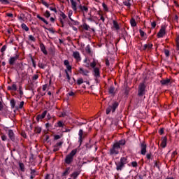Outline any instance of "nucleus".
I'll list each match as a JSON object with an SVG mask.
<instances>
[{
    "instance_id": "obj_36",
    "label": "nucleus",
    "mask_w": 179,
    "mask_h": 179,
    "mask_svg": "<svg viewBox=\"0 0 179 179\" xmlns=\"http://www.w3.org/2000/svg\"><path fill=\"white\" fill-rule=\"evenodd\" d=\"M43 16H45V17H46L47 19H48V17H50L51 16V13H50V11L46 10L45 12V13L43 14Z\"/></svg>"
},
{
    "instance_id": "obj_32",
    "label": "nucleus",
    "mask_w": 179,
    "mask_h": 179,
    "mask_svg": "<svg viewBox=\"0 0 179 179\" xmlns=\"http://www.w3.org/2000/svg\"><path fill=\"white\" fill-rule=\"evenodd\" d=\"M130 24H131V27H136V21L135 20V18H131L130 20Z\"/></svg>"
},
{
    "instance_id": "obj_28",
    "label": "nucleus",
    "mask_w": 179,
    "mask_h": 179,
    "mask_svg": "<svg viewBox=\"0 0 179 179\" xmlns=\"http://www.w3.org/2000/svg\"><path fill=\"white\" fill-rule=\"evenodd\" d=\"M78 135H79L78 142H80V143H82V137L83 136V129L79 130Z\"/></svg>"
},
{
    "instance_id": "obj_14",
    "label": "nucleus",
    "mask_w": 179,
    "mask_h": 179,
    "mask_svg": "<svg viewBox=\"0 0 179 179\" xmlns=\"http://www.w3.org/2000/svg\"><path fill=\"white\" fill-rule=\"evenodd\" d=\"M78 8L80 9V11L83 12V13H87V12H89V8L86 6H82L81 4H80L78 6Z\"/></svg>"
},
{
    "instance_id": "obj_54",
    "label": "nucleus",
    "mask_w": 179,
    "mask_h": 179,
    "mask_svg": "<svg viewBox=\"0 0 179 179\" xmlns=\"http://www.w3.org/2000/svg\"><path fill=\"white\" fill-rule=\"evenodd\" d=\"M59 150V148L57 145H54L53 152H58Z\"/></svg>"
},
{
    "instance_id": "obj_25",
    "label": "nucleus",
    "mask_w": 179,
    "mask_h": 179,
    "mask_svg": "<svg viewBox=\"0 0 179 179\" xmlns=\"http://www.w3.org/2000/svg\"><path fill=\"white\" fill-rule=\"evenodd\" d=\"M108 93L109 94L114 96V94H115V88L113 86L110 87L108 89Z\"/></svg>"
},
{
    "instance_id": "obj_63",
    "label": "nucleus",
    "mask_w": 179,
    "mask_h": 179,
    "mask_svg": "<svg viewBox=\"0 0 179 179\" xmlns=\"http://www.w3.org/2000/svg\"><path fill=\"white\" fill-rule=\"evenodd\" d=\"M58 139H61V136L59 135H55V140L57 141Z\"/></svg>"
},
{
    "instance_id": "obj_6",
    "label": "nucleus",
    "mask_w": 179,
    "mask_h": 179,
    "mask_svg": "<svg viewBox=\"0 0 179 179\" xmlns=\"http://www.w3.org/2000/svg\"><path fill=\"white\" fill-rule=\"evenodd\" d=\"M93 75L95 78V81L96 82V83H99V82H100V70L99 69V68L94 69Z\"/></svg>"
},
{
    "instance_id": "obj_48",
    "label": "nucleus",
    "mask_w": 179,
    "mask_h": 179,
    "mask_svg": "<svg viewBox=\"0 0 179 179\" xmlns=\"http://www.w3.org/2000/svg\"><path fill=\"white\" fill-rule=\"evenodd\" d=\"M31 61L34 68H36V60H34L33 57H31Z\"/></svg>"
},
{
    "instance_id": "obj_44",
    "label": "nucleus",
    "mask_w": 179,
    "mask_h": 179,
    "mask_svg": "<svg viewBox=\"0 0 179 179\" xmlns=\"http://www.w3.org/2000/svg\"><path fill=\"white\" fill-rule=\"evenodd\" d=\"M123 5L127 6V8H131V3L129 1H124Z\"/></svg>"
},
{
    "instance_id": "obj_55",
    "label": "nucleus",
    "mask_w": 179,
    "mask_h": 179,
    "mask_svg": "<svg viewBox=\"0 0 179 179\" xmlns=\"http://www.w3.org/2000/svg\"><path fill=\"white\" fill-rule=\"evenodd\" d=\"M60 16L62 17V19H66V15H65L64 12H61Z\"/></svg>"
},
{
    "instance_id": "obj_43",
    "label": "nucleus",
    "mask_w": 179,
    "mask_h": 179,
    "mask_svg": "<svg viewBox=\"0 0 179 179\" xmlns=\"http://www.w3.org/2000/svg\"><path fill=\"white\" fill-rule=\"evenodd\" d=\"M64 64L66 66V68H72V66H69V61L64 60Z\"/></svg>"
},
{
    "instance_id": "obj_39",
    "label": "nucleus",
    "mask_w": 179,
    "mask_h": 179,
    "mask_svg": "<svg viewBox=\"0 0 179 179\" xmlns=\"http://www.w3.org/2000/svg\"><path fill=\"white\" fill-rule=\"evenodd\" d=\"M6 48H8V46L6 45H3V47L1 49V52H2V55H3V53L5 51H6Z\"/></svg>"
},
{
    "instance_id": "obj_62",
    "label": "nucleus",
    "mask_w": 179,
    "mask_h": 179,
    "mask_svg": "<svg viewBox=\"0 0 179 179\" xmlns=\"http://www.w3.org/2000/svg\"><path fill=\"white\" fill-rule=\"evenodd\" d=\"M131 166L133 167H136L138 166V163L136 162H131Z\"/></svg>"
},
{
    "instance_id": "obj_42",
    "label": "nucleus",
    "mask_w": 179,
    "mask_h": 179,
    "mask_svg": "<svg viewBox=\"0 0 179 179\" xmlns=\"http://www.w3.org/2000/svg\"><path fill=\"white\" fill-rule=\"evenodd\" d=\"M19 166L21 171H24V164L23 163H20Z\"/></svg>"
},
{
    "instance_id": "obj_29",
    "label": "nucleus",
    "mask_w": 179,
    "mask_h": 179,
    "mask_svg": "<svg viewBox=\"0 0 179 179\" xmlns=\"http://www.w3.org/2000/svg\"><path fill=\"white\" fill-rule=\"evenodd\" d=\"M113 27L115 28V30H120V25L118 24V22L115 20L113 21Z\"/></svg>"
},
{
    "instance_id": "obj_4",
    "label": "nucleus",
    "mask_w": 179,
    "mask_h": 179,
    "mask_svg": "<svg viewBox=\"0 0 179 179\" xmlns=\"http://www.w3.org/2000/svg\"><path fill=\"white\" fill-rule=\"evenodd\" d=\"M146 93V85L142 83L138 85V96L142 97Z\"/></svg>"
},
{
    "instance_id": "obj_15",
    "label": "nucleus",
    "mask_w": 179,
    "mask_h": 179,
    "mask_svg": "<svg viewBox=\"0 0 179 179\" xmlns=\"http://www.w3.org/2000/svg\"><path fill=\"white\" fill-rule=\"evenodd\" d=\"M39 47L41 48V50L42 51V52L44 54V55H48V52H47V50L45 49V45H44V43H41L39 45Z\"/></svg>"
},
{
    "instance_id": "obj_18",
    "label": "nucleus",
    "mask_w": 179,
    "mask_h": 179,
    "mask_svg": "<svg viewBox=\"0 0 179 179\" xmlns=\"http://www.w3.org/2000/svg\"><path fill=\"white\" fill-rule=\"evenodd\" d=\"M8 135L11 141H15V133H13V130H8Z\"/></svg>"
},
{
    "instance_id": "obj_8",
    "label": "nucleus",
    "mask_w": 179,
    "mask_h": 179,
    "mask_svg": "<svg viewBox=\"0 0 179 179\" xmlns=\"http://www.w3.org/2000/svg\"><path fill=\"white\" fill-rule=\"evenodd\" d=\"M79 73L83 75V76H89V73H90V70L86 68H80L79 70Z\"/></svg>"
},
{
    "instance_id": "obj_23",
    "label": "nucleus",
    "mask_w": 179,
    "mask_h": 179,
    "mask_svg": "<svg viewBox=\"0 0 179 179\" xmlns=\"http://www.w3.org/2000/svg\"><path fill=\"white\" fill-rule=\"evenodd\" d=\"M8 90H13V92H16L17 90V86L16 85L15 83H13L12 86H8Z\"/></svg>"
},
{
    "instance_id": "obj_52",
    "label": "nucleus",
    "mask_w": 179,
    "mask_h": 179,
    "mask_svg": "<svg viewBox=\"0 0 179 179\" xmlns=\"http://www.w3.org/2000/svg\"><path fill=\"white\" fill-rule=\"evenodd\" d=\"M63 143L64 142L59 141V143H56L55 145L57 146V148H61Z\"/></svg>"
},
{
    "instance_id": "obj_11",
    "label": "nucleus",
    "mask_w": 179,
    "mask_h": 179,
    "mask_svg": "<svg viewBox=\"0 0 179 179\" xmlns=\"http://www.w3.org/2000/svg\"><path fill=\"white\" fill-rule=\"evenodd\" d=\"M45 115H47V110L43 111L41 115H38L36 116V121H43L45 118Z\"/></svg>"
},
{
    "instance_id": "obj_56",
    "label": "nucleus",
    "mask_w": 179,
    "mask_h": 179,
    "mask_svg": "<svg viewBox=\"0 0 179 179\" xmlns=\"http://www.w3.org/2000/svg\"><path fill=\"white\" fill-rule=\"evenodd\" d=\"M49 9L52 10V12H55V13H57V8L53 7H49Z\"/></svg>"
},
{
    "instance_id": "obj_50",
    "label": "nucleus",
    "mask_w": 179,
    "mask_h": 179,
    "mask_svg": "<svg viewBox=\"0 0 179 179\" xmlns=\"http://www.w3.org/2000/svg\"><path fill=\"white\" fill-rule=\"evenodd\" d=\"M83 29H85V30H89V29H90V27L89 26V25H87V24H83Z\"/></svg>"
},
{
    "instance_id": "obj_38",
    "label": "nucleus",
    "mask_w": 179,
    "mask_h": 179,
    "mask_svg": "<svg viewBox=\"0 0 179 179\" xmlns=\"http://www.w3.org/2000/svg\"><path fill=\"white\" fill-rule=\"evenodd\" d=\"M164 52L167 58L170 57V51L169 50L164 49Z\"/></svg>"
},
{
    "instance_id": "obj_46",
    "label": "nucleus",
    "mask_w": 179,
    "mask_h": 179,
    "mask_svg": "<svg viewBox=\"0 0 179 179\" xmlns=\"http://www.w3.org/2000/svg\"><path fill=\"white\" fill-rule=\"evenodd\" d=\"M10 103L11 108H13L16 104V103L15 102V99H12Z\"/></svg>"
},
{
    "instance_id": "obj_30",
    "label": "nucleus",
    "mask_w": 179,
    "mask_h": 179,
    "mask_svg": "<svg viewBox=\"0 0 179 179\" xmlns=\"http://www.w3.org/2000/svg\"><path fill=\"white\" fill-rule=\"evenodd\" d=\"M79 174H80L79 171H75L71 175V177L73 179H76Z\"/></svg>"
},
{
    "instance_id": "obj_37",
    "label": "nucleus",
    "mask_w": 179,
    "mask_h": 179,
    "mask_svg": "<svg viewBox=\"0 0 179 179\" xmlns=\"http://www.w3.org/2000/svg\"><path fill=\"white\" fill-rule=\"evenodd\" d=\"M28 38L29 40H30V41H33L34 43H36V38L33 36V35H29Z\"/></svg>"
},
{
    "instance_id": "obj_31",
    "label": "nucleus",
    "mask_w": 179,
    "mask_h": 179,
    "mask_svg": "<svg viewBox=\"0 0 179 179\" xmlns=\"http://www.w3.org/2000/svg\"><path fill=\"white\" fill-rule=\"evenodd\" d=\"M69 173H71V168L67 167L66 169V170L64 171V172L62 173V176H68L69 174Z\"/></svg>"
},
{
    "instance_id": "obj_21",
    "label": "nucleus",
    "mask_w": 179,
    "mask_h": 179,
    "mask_svg": "<svg viewBox=\"0 0 179 179\" xmlns=\"http://www.w3.org/2000/svg\"><path fill=\"white\" fill-rule=\"evenodd\" d=\"M70 2L71 3L73 10H74V12H77L78 7L76 6L77 3L76 1H74V0H70Z\"/></svg>"
},
{
    "instance_id": "obj_61",
    "label": "nucleus",
    "mask_w": 179,
    "mask_h": 179,
    "mask_svg": "<svg viewBox=\"0 0 179 179\" xmlns=\"http://www.w3.org/2000/svg\"><path fill=\"white\" fill-rule=\"evenodd\" d=\"M33 80H37L38 79V75L36 74L32 77Z\"/></svg>"
},
{
    "instance_id": "obj_5",
    "label": "nucleus",
    "mask_w": 179,
    "mask_h": 179,
    "mask_svg": "<svg viewBox=\"0 0 179 179\" xmlns=\"http://www.w3.org/2000/svg\"><path fill=\"white\" fill-rule=\"evenodd\" d=\"M120 149H121V147L118 144L115 143L110 150V154L111 155H118L120 153Z\"/></svg>"
},
{
    "instance_id": "obj_26",
    "label": "nucleus",
    "mask_w": 179,
    "mask_h": 179,
    "mask_svg": "<svg viewBox=\"0 0 179 179\" xmlns=\"http://www.w3.org/2000/svg\"><path fill=\"white\" fill-rule=\"evenodd\" d=\"M36 17L39 19V20H41V22H43V23H45V24H48V21L44 19V17H41L40 15H37Z\"/></svg>"
},
{
    "instance_id": "obj_41",
    "label": "nucleus",
    "mask_w": 179,
    "mask_h": 179,
    "mask_svg": "<svg viewBox=\"0 0 179 179\" xmlns=\"http://www.w3.org/2000/svg\"><path fill=\"white\" fill-rule=\"evenodd\" d=\"M35 132L36 134H40L41 132V127H35Z\"/></svg>"
},
{
    "instance_id": "obj_40",
    "label": "nucleus",
    "mask_w": 179,
    "mask_h": 179,
    "mask_svg": "<svg viewBox=\"0 0 179 179\" xmlns=\"http://www.w3.org/2000/svg\"><path fill=\"white\" fill-rule=\"evenodd\" d=\"M1 3L3 5H9V0H0Z\"/></svg>"
},
{
    "instance_id": "obj_58",
    "label": "nucleus",
    "mask_w": 179,
    "mask_h": 179,
    "mask_svg": "<svg viewBox=\"0 0 179 179\" xmlns=\"http://www.w3.org/2000/svg\"><path fill=\"white\" fill-rule=\"evenodd\" d=\"M156 21H154L151 23L152 29H155L156 27Z\"/></svg>"
},
{
    "instance_id": "obj_19",
    "label": "nucleus",
    "mask_w": 179,
    "mask_h": 179,
    "mask_svg": "<svg viewBox=\"0 0 179 179\" xmlns=\"http://www.w3.org/2000/svg\"><path fill=\"white\" fill-rule=\"evenodd\" d=\"M152 48H153V44H145L143 45V51H146V50H152Z\"/></svg>"
},
{
    "instance_id": "obj_45",
    "label": "nucleus",
    "mask_w": 179,
    "mask_h": 179,
    "mask_svg": "<svg viewBox=\"0 0 179 179\" xmlns=\"http://www.w3.org/2000/svg\"><path fill=\"white\" fill-rule=\"evenodd\" d=\"M139 33L141 37H145V36H146V33H145L142 29H139Z\"/></svg>"
},
{
    "instance_id": "obj_22",
    "label": "nucleus",
    "mask_w": 179,
    "mask_h": 179,
    "mask_svg": "<svg viewBox=\"0 0 179 179\" xmlns=\"http://www.w3.org/2000/svg\"><path fill=\"white\" fill-rule=\"evenodd\" d=\"M161 85H162L163 86H167L168 85L170 84V79L166 78L164 80H162L160 81Z\"/></svg>"
},
{
    "instance_id": "obj_9",
    "label": "nucleus",
    "mask_w": 179,
    "mask_h": 179,
    "mask_svg": "<svg viewBox=\"0 0 179 179\" xmlns=\"http://www.w3.org/2000/svg\"><path fill=\"white\" fill-rule=\"evenodd\" d=\"M19 59V55L15 54L14 57H10L8 59V62L10 65H15V62Z\"/></svg>"
},
{
    "instance_id": "obj_20",
    "label": "nucleus",
    "mask_w": 179,
    "mask_h": 179,
    "mask_svg": "<svg viewBox=\"0 0 179 179\" xmlns=\"http://www.w3.org/2000/svg\"><path fill=\"white\" fill-rule=\"evenodd\" d=\"M161 146L163 148H166V146H167V138L166 137H163L162 138Z\"/></svg>"
},
{
    "instance_id": "obj_7",
    "label": "nucleus",
    "mask_w": 179,
    "mask_h": 179,
    "mask_svg": "<svg viewBox=\"0 0 179 179\" xmlns=\"http://www.w3.org/2000/svg\"><path fill=\"white\" fill-rule=\"evenodd\" d=\"M166 34V27L162 26L159 32L157 34V38H163L164 35Z\"/></svg>"
},
{
    "instance_id": "obj_35",
    "label": "nucleus",
    "mask_w": 179,
    "mask_h": 179,
    "mask_svg": "<svg viewBox=\"0 0 179 179\" xmlns=\"http://www.w3.org/2000/svg\"><path fill=\"white\" fill-rule=\"evenodd\" d=\"M115 144H117L118 146H124L125 145V140H120L119 142L115 143Z\"/></svg>"
},
{
    "instance_id": "obj_57",
    "label": "nucleus",
    "mask_w": 179,
    "mask_h": 179,
    "mask_svg": "<svg viewBox=\"0 0 179 179\" xmlns=\"http://www.w3.org/2000/svg\"><path fill=\"white\" fill-rule=\"evenodd\" d=\"M23 106H24V101H21L19 105V108H23Z\"/></svg>"
},
{
    "instance_id": "obj_13",
    "label": "nucleus",
    "mask_w": 179,
    "mask_h": 179,
    "mask_svg": "<svg viewBox=\"0 0 179 179\" xmlns=\"http://www.w3.org/2000/svg\"><path fill=\"white\" fill-rule=\"evenodd\" d=\"M68 80H71V76H72V68H67L64 70Z\"/></svg>"
},
{
    "instance_id": "obj_3",
    "label": "nucleus",
    "mask_w": 179,
    "mask_h": 179,
    "mask_svg": "<svg viewBox=\"0 0 179 179\" xmlns=\"http://www.w3.org/2000/svg\"><path fill=\"white\" fill-rule=\"evenodd\" d=\"M84 63L85 64V66L86 68H96V64H97L96 62V60H94V59L92 60L88 59L87 58H85L84 59Z\"/></svg>"
},
{
    "instance_id": "obj_27",
    "label": "nucleus",
    "mask_w": 179,
    "mask_h": 179,
    "mask_svg": "<svg viewBox=\"0 0 179 179\" xmlns=\"http://www.w3.org/2000/svg\"><path fill=\"white\" fill-rule=\"evenodd\" d=\"M120 163L125 166L128 163V159L125 157H123L120 159Z\"/></svg>"
},
{
    "instance_id": "obj_60",
    "label": "nucleus",
    "mask_w": 179,
    "mask_h": 179,
    "mask_svg": "<svg viewBox=\"0 0 179 179\" xmlns=\"http://www.w3.org/2000/svg\"><path fill=\"white\" fill-rule=\"evenodd\" d=\"M99 15L101 16L100 20H102L103 23H104L106 19H104V17L103 15H101V14L99 13Z\"/></svg>"
},
{
    "instance_id": "obj_17",
    "label": "nucleus",
    "mask_w": 179,
    "mask_h": 179,
    "mask_svg": "<svg viewBox=\"0 0 179 179\" xmlns=\"http://www.w3.org/2000/svg\"><path fill=\"white\" fill-rule=\"evenodd\" d=\"M71 22H69V26L71 27L73 26H79V21H75L72 17H70Z\"/></svg>"
},
{
    "instance_id": "obj_49",
    "label": "nucleus",
    "mask_w": 179,
    "mask_h": 179,
    "mask_svg": "<svg viewBox=\"0 0 179 179\" xmlns=\"http://www.w3.org/2000/svg\"><path fill=\"white\" fill-rule=\"evenodd\" d=\"M125 36H128V32L127 31H123V34L122 35V38H124V40H125Z\"/></svg>"
},
{
    "instance_id": "obj_59",
    "label": "nucleus",
    "mask_w": 179,
    "mask_h": 179,
    "mask_svg": "<svg viewBox=\"0 0 179 179\" xmlns=\"http://www.w3.org/2000/svg\"><path fill=\"white\" fill-rule=\"evenodd\" d=\"M42 3L45 6L46 8H50V4H48L45 1H43Z\"/></svg>"
},
{
    "instance_id": "obj_2",
    "label": "nucleus",
    "mask_w": 179,
    "mask_h": 179,
    "mask_svg": "<svg viewBox=\"0 0 179 179\" xmlns=\"http://www.w3.org/2000/svg\"><path fill=\"white\" fill-rule=\"evenodd\" d=\"M78 153V148L73 149L69 155L66 156V164H71L73 162V157Z\"/></svg>"
},
{
    "instance_id": "obj_34",
    "label": "nucleus",
    "mask_w": 179,
    "mask_h": 179,
    "mask_svg": "<svg viewBox=\"0 0 179 179\" xmlns=\"http://www.w3.org/2000/svg\"><path fill=\"white\" fill-rule=\"evenodd\" d=\"M43 27L45 30H48V31H50V33H52V34H54V33H55V31L54 30L53 28H47V27H45V26H43Z\"/></svg>"
},
{
    "instance_id": "obj_12",
    "label": "nucleus",
    "mask_w": 179,
    "mask_h": 179,
    "mask_svg": "<svg viewBox=\"0 0 179 179\" xmlns=\"http://www.w3.org/2000/svg\"><path fill=\"white\" fill-rule=\"evenodd\" d=\"M73 57L76 61H78V62L82 60V58L80 57V53L78 51L73 52Z\"/></svg>"
},
{
    "instance_id": "obj_51",
    "label": "nucleus",
    "mask_w": 179,
    "mask_h": 179,
    "mask_svg": "<svg viewBox=\"0 0 179 179\" xmlns=\"http://www.w3.org/2000/svg\"><path fill=\"white\" fill-rule=\"evenodd\" d=\"M57 125H58V127H59V128L64 127V123L62 121H59L57 122Z\"/></svg>"
},
{
    "instance_id": "obj_64",
    "label": "nucleus",
    "mask_w": 179,
    "mask_h": 179,
    "mask_svg": "<svg viewBox=\"0 0 179 179\" xmlns=\"http://www.w3.org/2000/svg\"><path fill=\"white\" fill-rule=\"evenodd\" d=\"M69 96H75V92L71 91L70 92L68 93Z\"/></svg>"
},
{
    "instance_id": "obj_47",
    "label": "nucleus",
    "mask_w": 179,
    "mask_h": 179,
    "mask_svg": "<svg viewBox=\"0 0 179 179\" xmlns=\"http://www.w3.org/2000/svg\"><path fill=\"white\" fill-rule=\"evenodd\" d=\"M82 83H83V78H78L77 80V84L80 85H82Z\"/></svg>"
},
{
    "instance_id": "obj_24",
    "label": "nucleus",
    "mask_w": 179,
    "mask_h": 179,
    "mask_svg": "<svg viewBox=\"0 0 179 179\" xmlns=\"http://www.w3.org/2000/svg\"><path fill=\"white\" fill-rule=\"evenodd\" d=\"M85 52L87 54H89V55H92L93 53L92 52V48H90V45H87L85 47Z\"/></svg>"
},
{
    "instance_id": "obj_1",
    "label": "nucleus",
    "mask_w": 179,
    "mask_h": 179,
    "mask_svg": "<svg viewBox=\"0 0 179 179\" xmlns=\"http://www.w3.org/2000/svg\"><path fill=\"white\" fill-rule=\"evenodd\" d=\"M118 106H120V103L115 101H113L111 103H109L106 110V114L108 115L110 113H115V110L118 108Z\"/></svg>"
},
{
    "instance_id": "obj_53",
    "label": "nucleus",
    "mask_w": 179,
    "mask_h": 179,
    "mask_svg": "<svg viewBox=\"0 0 179 179\" xmlns=\"http://www.w3.org/2000/svg\"><path fill=\"white\" fill-rule=\"evenodd\" d=\"M72 15H73V12L71 10H70L68 13L69 19H71Z\"/></svg>"
},
{
    "instance_id": "obj_10",
    "label": "nucleus",
    "mask_w": 179,
    "mask_h": 179,
    "mask_svg": "<svg viewBox=\"0 0 179 179\" xmlns=\"http://www.w3.org/2000/svg\"><path fill=\"white\" fill-rule=\"evenodd\" d=\"M140 148H141V154L143 155V156H145V155H146V148H147L146 144L145 143H141Z\"/></svg>"
},
{
    "instance_id": "obj_16",
    "label": "nucleus",
    "mask_w": 179,
    "mask_h": 179,
    "mask_svg": "<svg viewBox=\"0 0 179 179\" xmlns=\"http://www.w3.org/2000/svg\"><path fill=\"white\" fill-rule=\"evenodd\" d=\"M116 165V170L117 171H121L122 170V169H124V167H125V165H123V164H122V162H116L115 163Z\"/></svg>"
},
{
    "instance_id": "obj_33",
    "label": "nucleus",
    "mask_w": 179,
    "mask_h": 179,
    "mask_svg": "<svg viewBox=\"0 0 179 179\" xmlns=\"http://www.w3.org/2000/svg\"><path fill=\"white\" fill-rule=\"evenodd\" d=\"M21 27H22V30H25V31H29V27H27V25H26V24H24V23H22L21 24Z\"/></svg>"
}]
</instances>
